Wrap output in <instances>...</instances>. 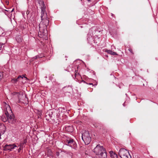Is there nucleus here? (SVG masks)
Returning a JSON list of instances; mask_svg holds the SVG:
<instances>
[{"label":"nucleus","instance_id":"nucleus-1","mask_svg":"<svg viewBox=\"0 0 158 158\" xmlns=\"http://www.w3.org/2000/svg\"><path fill=\"white\" fill-rule=\"evenodd\" d=\"M44 6L42 8L41 18L42 21L39 25V31L38 35L40 37H43V36H46L47 34V27L48 25L49 20L47 14L44 9Z\"/></svg>","mask_w":158,"mask_h":158},{"label":"nucleus","instance_id":"nucleus-2","mask_svg":"<svg viewBox=\"0 0 158 158\" xmlns=\"http://www.w3.org/2000/svg\"><path fill=\"white\" fill-rule=\"evenodd\" d=\"M9 107L10 109V113H9L7 111H6L5 113V114L7 118L8 122L11 124H14L16 122V119L15 118L14 115L12 113V112L10 110V107L9 106Z\"/></svg>","mask_w":158,"mask_h":158},{"label":"nucleus","instance_id":"nucleus-3","mask_svg":"<svg viewBox=\"0 0 158 158\" xmlns=\"http://www.w3.org/2000/svg\"><path fill=\"white\" fill-rule=\"evenodd\" d=\"M118 154L121 158H132L129 152L124 148L120 149Z\"/></svg>","mask_w":158,"mask_h":158},{"label":"nucleus","instance_id":"nucleus-4","mask_svg":"<svg viewBox=\"0 0 158 158\" xmlns=\"http://www.w3.org/2000/svg\"><path fill=\"white\" fill-rule=\"evenodd\" d=\"M82 139L86 144H88L91 141V138L88 131H85L82 134Z\"/></svg>","mask_w":158,"mask_h":158},{"label":"nucleus","instance_id":"nucleus-5","mask_svg":"<svg viewBox=\"0 0 158 158\" xmlns=\"http://www.w3.org/2000/svg\"><path fill=\"white\" fill-rule=\"evenodd\" d=\"M105 150V149L103 148L102 146L98 145L94 149V152L96 155H99L103 152H104Z\"/></svg>","mask_w":158,"mask_h":158},{"label":"nucleus","instance_id":"nucleus-6","mask_svg":"<svg viewBox=\"0 0 158 158\" xmlns=\"http://www.w3.org/2000/svg\"><path fill=\"white\" fill-rule=\"evenodd\" d=\"M65 143L73 148H75L76 146V144L74 140L71 139H68L65 141Z\"/></svg>","mask_w":158,"mask_h":158},{"label":"nucleus","instance_id":"nucleus-7","mask_svg":"<svg viewBox=\"0 0 158 158\" xmlns=\"http://www.w3.org/2000/svg\"><path fill=\"white\" fill-rule=\"evenodd\" d=\"M17 146L15 144H6L3 147L4 150L5 151H11L12 150L15 148Z\"/></svg>","mask_w":158,"mask_h":158},{"label":"nucleus","instance_id":"nucleus-8","mask_svg":"<svg viewBox=\"0 0 158 158\" xmlns=\"http://www.w3.org/2000/svg\"><path fill=\"white\" fill-rule=\"evenodd\" d=\"M23 77L25 78L27 80L28 79L27 77H24V75H19L16 79L15 78H12L11 81L13 83H15L17 81H19L20 79H23Z\"/></svg>","mask_w":158,"mask_h":158},{"label":"nucleus","instance_id":"nucleus-9","mask_svg":"<svg viewBox=\"0 0 158 158\" xmlns=\"http://www.w3.org/2000/svg\"><path fill=\"white\" fill-rule=\"evenodd\" d=\"M12 94L13 95H16L18 97L19 99H21L22 96L23 95L22 93V92H20L19 93L17 92H15L13 93Z\"/></svg>","mask_w":158,"mask_h":158},{"label":"nucleus","instance_id":"nucleus-10","mask_svg":"<svg viewBox=\"0 0 158 158\" xmlns=\"http://www.w3.org/2000/svg\"><path fill=\"white\" fill-rule=\"evenodd\" d=\"M98 155L100 158H106L107 157V154L105 150H104V152H103Z\"/></svg>","mask_w":158,"mask_h":158},{"label":"nucleus","instance_id":"nucleus-11","mask_svg":"<svg viewBox=\"0 0 158 158\" xmlns=\"http://www.w3.org/2000/svg\"><path fill=\"white\" fill-rule=\"evenodd\" d=\"M36 1L38 2V3L40 4V6H41V10L42 8L44 6V9H45L46 6L45 4H44V2L43 0H36Z\"/></svg>","mask_w":158,"mask_h":158},{"label":"nucleus","instance_id":"nucleus-12","mask_svg":"<svg viewBox=\"0 0 158 158\" xmlns=\"http://www.w3.org/2000/svg\"><path fill=\"white\" fill-rule=\"evenodd\" d=\"M66 130L68 132H72L73 131V129L72 126H67L65 127Z\"/></svg>","mask_w":158,"mask_h":158},{"label":"nucleus","instance_id":"nucleus-13","mask_svg":"<svg viewBox=\"0 0 158 158\" xmlns=\"http://www.w3.org/2000/svg\"><path fill=\"white\" fill-rule=\"evenodd\" d=\"M109 153L111 158H118L117 155L113 151H110Z\"/></svg>","mask_w":158,"mask_h":158},{"label":"nucleus","instance_id":"nucleus-14","mask_svg":"<svg viewBox=\"0 0 158 158\" xmlns=\"http://www.w3.org/2000/svg\"><path fill=\"white\" fill-rule=\"evenodd\" d=\"M106 51L108 52V54H110L112 55H117L116 52H113L111 50H107Z\"/></svg>","mask_w":158,"mask_h":158},{"label":"nucleus","instance_id":"nucleus-15","mask_svg":"<svg viewBox=\"0 0 158 158\" xmlns=\"http://www.w3.org/2000/svg\"><path fill=\"white\" fill-rule=\"evenodd\" d=\"M38 57L39 58V56H35V57L33 58H32L31 59V61H34V60H36V59L38 58Z\"/></svg>","mask_w":158,"mask_h":158},{"label":"nucleus","instance_id":"nucleus-16","mask_svg":"<svg viewBox=\"0 0 158 158\" xmlns=\"http://www.w3.org/2000/svg\"><path fill=\"white\" fill-rule=\"evenodd\" d=\"M77 76H80V75L79 74V73L77 72V71H76V70H75V77H76Z\"/></svg>","mask_w":158,"mask_h":158},{"label":"nucleus","instance_id":"nucleus-17","mask_svg":"<svg viewBox=\"0 0 158 158\" xmlns=\"http://www.w3.org/2000/svg\"><path fill=\"white\" fill-rule=\"evenodd\" d=\"M3 72H0V81L3 77Z\"/></svg>","mask_w":158,"mask_h":158},{"label":"nucleus","instance_id":"nucleus-18","mask_svg":"<svg viewBox=\"0 0 158 158\" xmlns=\"http://www.w3.org/2000/svg\"><path fill=\"white\" fill-rule=\"evenodd\" d=\"M2 120L3 122H6L7 121V120H8L7 118L6 117V118L5 117H4V118H3L2 117Z\"/></svg>","mask_w":158,"mask_h":158},{"label":"nucleus","instance_id":"nucleus-19","mask_svg":"<svg viewBox=\"0 0 158 158\" xmlns=\"http://www.w3.org/2000/svg\"><path fill=\"white\" fill-rule=\"evenodd\" d=\"M128 50L132 54H134L133 53L132 49H131V48H129L128 49Z\"/></svg>","mask_w":158,"mask_h":158},{"label":"nucleus","instance_id":"nucleus-20","mask_svg":"<svg viewBox=\"0 0 158 158\" xmlns=\"http://www.w3.org/2000/svg\"><path fill=\"white\" fill-rule=\"evenodd\" d=\"M51 114L50 113V112H49V116L51 118L52 117V116H51V115H52V112H51Z\"/></svg>","mask_w":158,"mask_h":158},{"label":"nucleus","instance_id":"nucleus-21","mask_svg":"<svg viewBox=\"0 0 158 158\" xmlns=\"http://www.w3.org/2000/svg\"><path fill=\"white\" fill-rule=\"evenodd\" d=\"M60 154L59 153V152H57L56 153V156H59Z\"/></svg>","mask_w":158,"mask_h":158},{"label":"nucleus","instance_id":"nucleus-22","mask_svg":"<svg viewBox=\"0 0 158 158\" xmlns=\"http://www.w3.org/2000/svg\"><path fill=\"white\" fill-rule=\"evenodd\" d=\"M22 150V148L21 147H20L18 149V152H19L20 151Z\"/></svg>","mask_w":158,"mask_h":158},{"label":"nucleus","instance_id":"nucleus-23","mask_svg":"<svg viewBox=\"0 0 158 158\" xmlns=\"http://www.w3.org/2000/svg\"><path fill=\"white\" fill-rule=\"evenodd\" d=\"M2 47V44L1 43H0V50H1V51H0L1 52V48Z\"/></svg>","mask_w":158,"mask_h":158},{"label":"nucleus","instance_id":"nucleus-24","mask_svg":"<svg viewBox=\"0 0 158 158\" xmlns=\"http://www.w3.org/2000/svg\"><path fill=\"white\" fill-rule=\"evenodd\" d=\"M29 11H27V14H29Z\"/></svg>","mask_w":158,"mask_h":158},{"label":"nucleus","instance_id":"nucleus-25","mask_svg":"<svg viewBox=\"0 0 158 158\" xmlns=\"http://www.w3.org/2000/svg\"><path fill=\"white\" fill-rule=\"evenodd\" d=\"M16 40H17V41L18 42H20V41H19V40L18 41V40H17V39H16Z\"/></svg>","mask_w":158,"mask_h":158},{"label":"nucleus","instance_id":"nucleus-26","mask_svg":"<svg viewBox=\"0 0 158 158\" xmlns=\"http://www.w3.org/2000/svg\"><path fill=\"white\" fill-rule=\"evenodd\" d=\"M89 84H90V85H93V84H92V83H89Z\"/></svg>","mask_w":158,"mask_h":158},{"label":"nucleus","instance_id":"nucleus-27","mask_svg":"<svg viewBox=\"0 0 158 158\" xmlns=\"http://www.w3.org/2000/svg\"><path fill=\"white\" fill-rule=\"evenodd\" d=\"M88 1L90 2V0H87Z\"/></svg>","mask_w":158,"mask_h":158},{"label":"nucleus","instance_id":"nucleus-28","mask_svg":"<svg viewBox=\"0 0 158 158\" xmlns=\"http://www.w3.org/2000/svg\"><path fill=\"white\" fill-rule=\"evenodd\" d=\"M14 10V9H13V10L11 11V12H12Z\"/></svg>","mask_w":158,"mask_h":158},{"label":"nucleus","instance_id":"nucleus-29","mask_svg":"<svg viewBox=\"0 0 158 158\" xmlns=\"http://www.w3.org/2000/svg\"><path fill=\"white\" fill-rule=\"evenodd\" d=\"M63 109H64V110H65V109H64V108H63Z\"/></svg>","mask_w":158,"mask_h":158},{"label":"nucleus","instance_id":"nucleus-30","mask_svg":"<svg viewBox=\"0 0 158 158\" xmlns=\"http://www.w3.org/2000/svg\"><path fill=\"white\" fill-rule=\"evenodd\" d=\"M63 109H64V110H65V109H64V108H63Z\"/></svg>","mask_w":158,"mask_h":158},{"label":"nucleus","instance_id":"nucleus-31","mask_svg":"<svg viewBox=\"0 0 158 158\" xmlns=\"http://www.w3.org/2000/svg\"><path fill=\"white\" fill-rule=\"evenodd\" d=\"M63 109H64V110H65V109H64V108H63Z\"/></svg>","mask_w":158,"mask_h":158}]
</instances>
